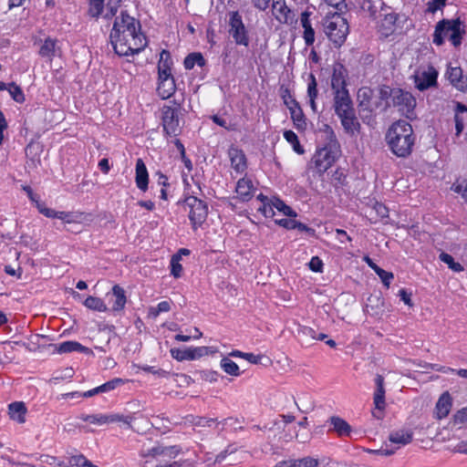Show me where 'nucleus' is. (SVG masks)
I'll return each instance as SVG.
<instances>
[{
	"label": "nucleus",
	"instance_id": "nucleus-22",
	"mask_svg": "<svg viewBox=\"0 0 467 467\" xmlns=\"http://www.w3.org/2000/svg\"><path fill=\"white\" fill-rule=\"evenodd\" d=\"M285 102L288 106L295 128L301 131L305 130L306 129V119L297 102L295 99H291L290 104L286 100Z\"/></svg>",
	"mask_w": 467,
	"mask_h": 467
},
{
	"label": "nucleus",
	"instance_id": "nucleus-57",
	"mask_svg": "<svg viewBox=\"0 0 467 467\" xmlns=\"http://www.w3.org/2000/svg\"><path fill=\"white\" fill-rule=\"evenodd\" d=\"M446 0H431L429 3L428 10L434 13L445 5Z\"/></svg>",
	"mask_w": 467,
	"mask_h": 467
},
{
	"label": "nucleus",
	"instance_id": "nucleus-2",
	"mask_svg": "<svg viewBox=\"0 0 467 467\" xmlns=\"http://www.w3.org/2000/svg\"><path fill=\"white\" fill-rule=\"evenodd\" d=\"M386 140L393 154L400 158L408 157L415 143L411 125L405 120L396 121L389 127Z\"/></svg>",
	"mask_w": 467,
	"mask_h": 467
},
{
	"label": "nucleus",
	"instance_id": "nucleus-15",
	"mask_svg": "<svg viewBox=\"0 0 467 467\" xmlns=\"http://www.w3.org/2000/svg\"><path fill=\"white\" fill-rule=\"evenodd\" d=\"M133 418L130 416H124L119 413H98V414H90L89 423L97 426H102L109 423L121 422L126 424L129 427H131L130 423Z\"/></svg>",
	"mask_w": 467,
	"mask_h": 467
},
{
	"label": "nucleus",
	"instance_id": "nucleus-33",
	"mask_svg": "<svg viewBox=\"0 0 467 467\" xmlns=\"http://www.w3.org/2000/svg\"><path fill=\"white\" fill-rule=\"evenodd\" d=\"M373 96V91L368 87H362L358 90L357 100L358 107L364 109H368L370 105V100Z\"/></svg>",
	"mask_w": 467,
	"mask_h": 467
},
{
	"label": "nucleus",
	"instance_id": "nucleus-51",
	"mask_svg": "<svg viewBox=\"0 0 467 467\" xmlns=\"http://www.w3.org/2000/svg\"><path fill=\"white\" fill-rule=\"evenodd\" d=\"M239 423V420L237 418H227L224 419L223 421L216 423V428H219L220 425H222V428L220 431H223L225 427H231L234 430L242 429V427H236V425Z\"/></svg>",
	"mask_w": 467,
	"mask_h": 467
},
{
	"label": "nucleus",
	"instance_id": "nucleus-63",
	"mask_svg": "<svg viewBox=\"0 0 467 467\" xmlns=\"http://www.w3.org/2000/svg\"><path fill=\"white\" fill-rule=\"evenodd\" d=\"M328 5H331L337 10H342L345 6V0H326Z\"/></svg>",
	"mask_w": 467,
	"mask_h": 467
},
{
	"label": "nucleus",
	"instance_id": "nucleus-28",
	"mask_svg": "<svg viewBox=\"0 0 467 467\" xmlns=\"http://www.w3.org/2000/svg\"><path fill=\"white\" fill-rule=\"evenodd\" d=\"M254 191V187L251 180L242 178L237 182L235 192L242 201H249L253 197Z\"/></svg>",
	"mask_w": 467,
	"mask_h": 467
},
{
	"label": "nucleus",
	"instance_id": "nucleus-26",
	"mask_svg": "<svg viewBox=\"0 0 467 467\" xmlns=\"http://www.w3.org/2000/svg\"><path fill=\"white\" fill-rule=\"evenodd\" d=\"M54 349H55V351H57L59 354L70 353V352H75V351L87 353V354L91 353V350L88 348L82 346L80 343H78L77 341H71V340L64 341L62 343L54 345Z\"/></svg>",
	"mask_w": 467,
	"mask_h": 467
},
{
	"label": "nucleus",
	"instance_id": "nucleus-24",
	"mask_svg": "<svg viewBox=\"0 0 467 467\" xmlns=\"http://www.w3.org/2000/svg\"><path fill=\"white\" fill-rule=\"evenodd\" d=\"M135 182L140 191L146 192L148 190L149 173L142 159H138L136 161Z\"/></svg>",
	"mask_w": 467,
	"mask_h": 467
},
{
	"label": "nucleus",
	"instance_id": "nucleus-59",
	"mask_svg": "<svg viewBox=\"0 0 467 467\" xmlns=\"http://www.w3.org/2000/svg\"><path fill=\"white\" fill-rule=\"evenodd\" d=\"M272 0H252L253 5L260 11H265L269 7Z\"/></svg>",
	"mask_w": 467,
	"mask_h": 467
},
{
	"label": "nucleus",
	"instance_id": "nucleus-55",
	"mask_svg": "<svg viewBox=\"0 0 467 467\" xmlns=\"http://www.w3.org/2000/svg\"><path fill=\"white\" fill-rule=\"evenodd\" d=\"M140 368L143 370V371H146V372H149V373H152L154 375H157L159 377H167L168 375V372L163 370V369H156L154 367H151V366H143V367H140Z\"/></svg>",
	"mask_w": 467,
	"mask_h": 467
},
{
	"label": "nucleus",
	"instance_id": "nucleus-8",
	"mask_svg": "<svg viewBox=\"0 0 467 467\" xmlns=\"http://www.w3.org/2000/svg\"><path fill=\"white\" fill-rule=\"evenodd\" d=\"M185 205L189 208V219L192 228L196 230L207 218L208 206L205 202L195 196H187L184 200Z\"/></svg>",
	"mask_w": 467,
	"mask_h": 467
},
{
	"label": "nucleus",
	"instance_id": "nucleus-19",
	"mask_svg": "<svg viewBox=\"0 0 467 467\" xmlns=\"http://www.w3.org/2000/svg\"><path fill=\"white\" fill-rule=\"evenodd\" d=\"M446 78L450 83L460 91L467 89V77L463 76L460 67H449L446 71Z\"/></svg>",
	"mask_w": 467,
	"mask_h": 467
},
{
	"label": "nucleus",
	"instance_id": "nucleus-30",
	"mask_svg": "<svg viewBox=\"0 0 467 467\" xmlns=\"http://www.w3.org/2000/svg\"><path fill=\"white\" fill-rule=\"evenodd\" d=\"M413 432L410 430H398L389 434V440L391 443L400 446H405L411 442Z\"/></svg>",
	"mask_w": 467,
	"mask_h": 467
},
{
	"label": "nucleus",
	"instance_id": "nucleus-45",
	"mask_svg": "<svg viewBox=\"0 0 467 467\" xmlns=\"http://www.w3.org/2000/svg\"><path fill=\"white\" fill-rule=\"evenodd\" d=\"M273 204L274 199H271L268 202L262 203V205L258 207V211L261 212L265 215V217L272 218L275 214Z\"/></svg>",
	"mask_w": 467,
	"mask_h": 467
},
{
	"label": "nucleus",
	"instance_id": "nucleus-40",
	"mask_svg": "<svg viewBox=\"0 0 467 467\" xmlns=\"http://www.w3.org/2000/svg\"><path fill=\"white\" fill-rule=\"evenodd\" d=\"M284 138L291 144L293 150L298 153L303 154L305 152L303 147L300 145L297 135L292 130H285L284 132Z\"/></svg>",
	"mask_w": 467,
	"mask_h": 467
},
{
	"label": "nucleus",
	"instance_id": "nucleus-62",
	"mask_svg": "<svg viewBox=\"0 0 467 467\" xmlns=\"http://www.w3.org/2000/svg\"><path fill=\"white\" fill-rule=\"evenodd\" d=\"M431 369H433L435 371H438V372L444 373V374L454 373L455 372V369L451 368L450 367L440 366V365H437V364L431 365Z\"/></svg>",
	"mask_w": 467,
	"mask_h": 467
},
{
	"label": "nucleus",
	"instance_id": "nucleus-48",
	"mask_svg": "<svg viewBox=\"0 0 467 467\" xmlns=\"http://www.w3.org/2000/svg\"><path fill=\"white\" fill-rule=\"evenodd\" d=\"M88 460L83 454L70 455L68 457V464L70 466H86L88 465Z\"/></svg>",
	"mask_w": 467,
	"mask_h": 467
},
{
	"label": "nucleus",
	"instance_id": "nucleus-7",
	"mask_svg": "<svg viewBox=\"0 0 467 467\" xmlns=\"http://www.w3.org/2000/svg\"><path fill=\"white\" fill-rule=\"evenodd\" d=\"M348 70L341 64L334 66L331 77V88L333 90L334 103L340 102V99H351L347 88Z\"/></svg>",
	"mask_w": 467,
	"mask_h": 467
},
{
	"label": "nucleus",
	"instance_id": "nucleus-6",
	"mask_svg": "<svg viewBox=\"0 0 467 467\" xmlns=\"http://www.w3.org/2000/svg\"><path fill=\"white\" fill-rule=\"evenodd\" d=\"M181 105L175 107L164 105L161 109V126L165 136L177 137L182 131Z\"/></svg>",
	"mask_w": 467,
	"mask_h": 467
},
{
	"label": "nucleus",
	"instance_id": "nucleus-32",
	"mask_svg": "<svg viewBox=\"0 0 467 467\" xmlns=\"http://www.w3.org/2000/svg\"><path fill=\"white\" fill-rule=\"evenodd\" d=\"M301 25L304 28L303 38L306 46H311L315 42V31L311 26L309 14L303 12L300 18Z\"/></svg>",
	"mask_w": 467,
	"mask_h": 467
},
{
	"label": "nucleus",
	"instance_id": "nucleus-29",
	"mask_svg": "<svg viewBox=\"0 0 467 467\" xmlns=\"http://www.w3.org/2000/svg\"><path fill=\"white\" fill-rule=\"evenodd\" d=\"M112 306L111 310L113 312H119L124 309L125 305L127 303V296L125 294V290L119 286V285H115L112 287Z\"/></svg>",
	"mask_w": 467,
	"mask_h": 467
},
{
	"label": "nucleus",
	"instance_id": "nucleus-5",
	"mask_svg": "<svg viewBox=\"0 0 467 467\" xmlns=\"http://www.w3.org/2000/svg\"><path fill=\"white\" fill-rule=\"evenodd\" d=\"M324 31L327 36L336 47H341L347 39L349 26L346 18L335 13L326 17Z\"/></svg>",
	"mask_w": 467,
	"mask_h": 467
},
{
	"label": "nucleus",
	"instance_id": "nucleus-56",
	"mask_svg": "<svg viewBox=\"0 0 467 467\" xmlns=\"http://www.w3.org/2000/svg\"><path fill=\"white\" fill-rule=\"evenodd\" d=\"M167 181H168L167 177L162 174L159 178V183L162 185V188L161 189V198L162 200L168 199V194H167V190H166V186L168 185Z\"/></svg>",
	"mask_w": 467,
	"mask_h": 467
},
{
	"label": "nucleus",
	"instance_id": "nucleus-27",
	"mask_svg": "<svg viewBox=\"0 0 467 467\" xmlns=\"http://www.w3.org/2000/svg\"><path fill=\"white\" fill-rule=\"evenodd\" d=\"M329 423L332 428L330 431L336 432L339 437H348L352 431L351 426L342 418L332 416L329 419Z\"/></svg>",
	"mask_w": 467,
	"mask_h": 467
},
{
	"label": "nucleus",
	"instance_id": "nucleus-41",
	"mask_svg": "<svg viewBox=\"0 0 467 467\" xmlns=\"http://www.w3.org/2000/svg\"><path fill=\"white\" fill-rule=\"evenodd\" d=\"M274 208L275 210L282 213L284 215L295 218L297 213L288 205H286L282 200L274 198Z\"/></svg>",
	"mask_w": 467,
	"mask_h": 467
},
{
	"label": "nucleus",
	"instance_id": "nucleus-58",
	"mask_svg": "<svg viewBox=\"0 0 467 467\" xmlns=\"http://www.w3.org/2000/svg\"><path fill=\"white\" fill-rule=\"evenodd\" d=\"M275 223L285 229H295L296 225V220L294 219H280L275 220Z\"/></svg>",
	"mask_w": 467,
	"mask_h": 467
},
{
	"label": "nucleus",
	"instance_id": "nucleus-64",
	"mask_svg": "<svg viewBox=\"0 0 467 467\" xmlns=\"http://www.w3.org/2000/svg\"><path fill=\"white\" fill-rule=\"evenodd\" d=\"M99 167L103 173H105V174L109 173V169H110L109 160L106 158L101 159L99 161Z\"/></svg>",
	"mask_w": 467,
	"mask_h": 467
},
{
	"label": "nucleus",
	"instance_id": "nucleus-21",
	"mask_svg": "<svg viewBox=\"0 0 467 467\" xmlns=\"http://www.w3.org/2000/svg\"><path fill=\"white\" fill-rule=\"evenodd\" d=\"M452 408V397L449 391L443 392L435 405L434 415L438 420L445 419Z\"/></svg>",
	"mask_w": 467,
	"mask_h": 467
},
{
	"label": "nucleus",
	"instance_id": "nucleus-35",
	"mask_svg": "<svg viewBox=\"0 0 467 467\" xmlns=\"http://www.w3.org/2000/svg\"><path fill=\"white\" fill-rule=\"evenodd\" d=\"M373 400L375 408L378 410V412L373 411V416L377 419H381L382 411L386 407L385 389H376Z\"/></svg>",
	"mask_w": 467,
	"mask_h": 467
},
{
	"label": "nucleus",
	"instance_id": "nucleus-16",
	"mask_svg": "<svg viewBox=\"0 0 467 467\" xmlns=\"http://www.w3.org/2000/svg\"><path fill=\"white\" fill-rule=\"evenodd\" d=\"M335 158L331 151L327 148H322L316 151L312 158V163L318 174L326 172L334 163Z\"/></svg>",
	"mask_w": 467,
	"mask_h": 467
},
{
	"label": "nucleus",
	"instance_id": "nucleus-36",
	"mask_svg": "<svg viewBox=\"0 0 467 467\" xmlns=\"http://www.w3.org/2000/svg\"><path fill=\"white\" fill-rule=\"evenodd\" d=\"M56 40L47 38L39 49V55L43 57L52 59L56 54Z\"/></svg>",
	"mask_w": 467,
	"mask_h": 467
},
{
	"label": "nucleus",
	"instance_id": "nucleus-46",
	"mask_svg": "<svg viewBox=\"0 0 467 467\" xmlns=\"http://www.w3.org/2000/svg\"><path fill=\"white\" fill-rule=\"evenodd\" d=\"M121 0H109L106 5V13L104 15L105 18H111L114 16L119 7V3Z\"/></svg>",
	"mask_w": 467,
	"mask_h": 467
},
{
	"label": "nucleus",
	"instance_id": "nucleus-47",
	"mask_svg": "<svg viewBox=\"0 0 467 467\" xmlns=\"http://www.w3.org/2000/svg\"><path fill=\"white\" fill-rule=\"evenodd\" d=\"M317 83L315 76L310 74L308 77L307 83V96L309 99H317L318 91H317Z\"/></svg>",
	"mask_w": 467,
	"mask_h": 467
},
{
	"label": "nucleus",
	"instance_id": "nucleus-3",
	"mask_svg": "<svg viewBox=\"0 0 467 467\" xmlns=\"http://www.w3.org/2000/svg\"><path fill=\"white\" fill-rule=\"evenodd\" d=\"M463 34L464 29L459 19H443L436 25L433 34V43L437 46H441L444 43V39L447 37L454 47H458L462 43Z\"/></svg>",
	"mask_w": 467,
	"mask_h": 467
},
{
	"label": "nucleus",
	"instance_id": "nucleus-50",
	"mask_svg": "<svg viewBox=\"0 0 467 467\" xmlns=\"http://www.w3.org/2000/svg\"><path fill=\"white\" fill-rule=\"evenodd\" d=\"M375 273L379 275V277L380 278L383 285H386L387 287H389L390 285V282L394 278L393 274L391 272L385 271L384 269H382L380 267L378 268Z\"/></svg>",
	"mask_w": 467,
	"mask_h": 467
},
{
	"label": "nucleus",
	"instance_id": "nucleus-10",
	"mask_svg": "<svg viewBox=\"0 0 467 467\" xmlns=\"http://www.w3.org/2000/svg\"><path fill=\"white\" fill-rule=\"evenodd\" d=\"M392 103L398 108V110L407 118H411L416 107V99L408 91L400 88H394L390 91Z\"/></svg>",
	"mask_w": 467,
	"mask_h": 467
},
{
	"label": "nucleus",
	"instance_id": "nucleus-11",
	"mask_svg": "<svg viewBox=\"0 0 467 467\" xmlns=\"http://www.w3.org/2000/svg\"><path fill=\"white\" fill-rule=\"evenodd\" d=\"M36 207L40 213L47 218H57L65 223H81L87 220L88 215L81 212L56 211L46 207L43 203L36 202Z\"/></svg>",
	"mask_w": 467,
	"mask_h": 467
},
{
	"label": "nucleus",
	"instance_id": "nucleus-38",
	"mask_svg": "<svg viewBox=\"0 0 467 467\" xmlns=\"http://www.w3.org/2000/svg\"><path fill=\"white\" fill-rule=\"evenodd\" d=\"M184 67L186 69H192L194 67L195 65H198L200 67H203L205 64V60L202 54L200 53H192L188 55L184 59Z\"/></svg>",
	"mask_w": 467,
	"mask_h": 467
},
{
	"label": "nucleus",
	"instance_id": "nucleus-31",
	"mask_svg": "<svg viewBox=\"0 0 467 467\" xmlns=\"http://www.w3.org/2000/svg\"><path fill=\"white\" fill-rule=\"evenodd\" d=\"M172 60L167 50H162L158 62V77L170 76L171 74Z\"/></svg>",
	"mask_w": 467,
	"mask_h": 467
},
{
	"label": "nucleus",
	"instance_id": "nucleus-17",
	"mask_svg": "<svg viewBox=\"0 0 467 467\" xmlns=\"http://www.w3.org/2000/svg\"><path fill=\"white\" fill-rule=\"evenodd\" d=\"M180 450L177 446H161L157 445L150 449H141L140 456L142 458H158V457H175L179 453Z\"/></svg>",
	"mask_w": 467,
	"mask_h": 467
},
{
	"label": "nucleus",
	"instance_id": "nucleus-9",
	"mask_svg": "<svg viewBox=\"0 0 467 467\" xmlns=\"http://www.w3.org/2000/svg\"><path fill=\"white\" fill-rule=\"evenodd\" d=\"M229 34L236 45L244 47L249 45L248 30L238 11L229 13Z\"/></svg>",
	"mask_w": 467,
	"mask_h": 467
},
{
	"label": "nucleus",
	"instance_id": "nucleus-34",
	"mask_svg": "<svg viewBox=\"0 0 467 467\" xmlns=\"http://www.w3.org/2000/svg\"><path fill=\"white\" fill-rule=\"evenodd\" d=\"M83 305L93 311L98 312H106L108 310L107 305L104 303V301L96 296H88L85 301L83 302Z\"/></svg>",
	"mask_w": 467,
	"mask_h": 467
},
{
	"label": "nucleus",
	"instance_id": "nucleus-25",
	"mask_svg": "<svg viewBox=\"0 0 467 467\" xmlns=\"http://www.w3.org/2000/svg\"><path fill=\"white\" fill-rule=\"evenodd\" d=\"M26 412L27 409L22 401L12 402L8 405V414L10 419L19 424L26 422Z\"/></svg>",
	"mask_w": 467,
	"mask_h": 467
},
{
	"label": "nucleus",
	"instance_id": "nucleus-4",
	"mask_svg": "<svg viewBox=\"0 0 467 467\" xmlns=\"http://www.w3.org/2000/svg\"><path fill=\"white\" fill-rule=\"evenodd\" d=\"M334 109L345 132L350 136L358 135L361 125L356 116L352 99H340V102L334 103Z\"/></svg>",
	"mask_w": 467,
	"mask_h": 467
},
{
	"label": "nucleus",
	"instance_id": "nucleus-49",
	"mask_svg": "<svg viewBox=\"0 0 467 467\" xmlns=\"http://www.w3.org/2000/svg\"><path fill=\"white\" fill-rule=\"evenodd\" d=\"M467 421V406L457 410L452 417L453 425H462Z\"/></svg>",
	"mask_w": 467,
	"mask_h": 467
},
{
	"label": "nucleus",
	"instance_id": "nucleus-39",
	"mask_svg": "<svg viewBox=\"0 0 467 467\" xmlns=\"http://www.w3.org/2000/svg\"><path fill=\"white\" fill-rule=\"evenodd\" d=\"M105 0H89L88 14L93 18H99L103 13Z\"/></svg>",
	"mask_w": 467,
	"mask_h": 467
},
{
	"label": "nucleus",
	"instance_id": "nucleus-37",
	"mask_svg": "<svg viewBox=\"0 0 467 467\" xmlns=\"http://www.w3.org/2000/svg\"><path fill=\"white\" fill-rule=\"evenodd\" d=\"M220 365L225 373L234 377L240 375V368L238 365L229 358H223Z\"/></svg>",
	"mask_w": 467,
	"mask_h": 467
},
{
	"label": "nucleus",
	"instance_id": "nucleus-23",
	"mask_svg": "<svg viewBox=\"0 0 467 467\" xmlns=\"http://www.w3.org/2000/svg\"><path fill=\"white\" fill-rule=\"evenodd\" d=\"M232 168L236 173L242 174L247 168L246 158L243 150L235 147H231L228 150Z\"/></svg>",
	"mask_w": 467,
	"mask_h": 467
},
{
	"label": "nucleus",
	"instance_id": "nucleus-18",
	"mask_svg": "<svg viewBox=\"0 0 467 467\" xmlns=\"http://www.w3.org/2000/svg\"><path fill=\"white\" fill-rule=\"evenodd\" d=\"M175 90L176 85L172 75L158 77L157 93L161 99H170Z\"/></svg>",
	"mask_w": 467,
	"mask_h": 467
},
{
	"label": "nucleus",
	"instance_id": "nucleus-13",
	"mask_svg": "<svg viewBox=\"0 0 467 467\" xmlns=\"http://www.w3.org/2000/svg\"><path fill=\"white\" fill-rule=\"evenodd\" d=\"M331 460L323 458L321 460L313 457H304L301 459H289L277 462L274 467H331Z\"/></svg>",
	"mask_w": 467,
	"mask_h": 467
},
{
	"label": "nucleus",
	"instance_id": "nucleus-52",
	"mask_svg": "<svg viewBox=\"0 0 467 467\" xmlns=\"http://www.w3.org/2000/svg\"><path fill=\"white\" fill-rule=\"evenodd\" d=\"M395 22L396 16L394 15L389 14L385 16L382 26H384L385 24L387 25L386 31L384 32L386 36H388L390 32L393 31Z\"/></svg>",
	"mask_w": 467,
	"mask_h": 467
},
{
	"label": "nucleus",
	"instance_id": "nucleus-54",
	"mask_svg": "<svg viewBox=\"0 0 467 467\" xmlns=\"http://www.w3.org/2000/svg\"><path fill=\"white\" fill-rule=\"evenodd\" d=\"M216 420L213 418H198L197 420L194 422L195 427H212L213 424L216 425Z\"/></svg>",
	"mask_w": 467,
	"mask_h": 467
},
{
	"label": "nucleus",
	"instance_id": "nucleus-12",
	"mask_svg": "<svg viewBox=\"0 0 467 467\" xmlns=\"http://www.w3.org/2000/svg\"><path fill=\"white\" fill-rule=\"evenodd\" d=\"M216 349L210 347H195L187 349L172 348L171 349V355L173 358L178 361L182 360H194L202 357L213 354Z\"/></svg>",
	"mask_w": 467,
	"mask_h": 467
},
{
	"label": "nucleus",
	"instance_id": "nucleus-20",
	"mask_svg": "<svg viewBox=\"0 0 467 467\" xmlns=\"http://www.w3.org/2000/svg\"><path fill=\"white\" fill-rule=\"evenodd\" d=\"M272 14L275 18L281 24H288L292 22L291 10L286 5L285 0H272Z\"/></svg>",
	"mask_w": 467,
	"mask_h": 467
},
{
	"label": "nucleus",
	"instance_id": "nucleus-14",
	"mask_svg": "<svg viewBox=\"0 0 467 467\" xmlns=\"http://www.w3.org/2000/svg\"><path fill=\"white\" fill-rule=\"evenodd\" d=\"M438 71L429 66L426 69L416 72L414 83L419 90H425L437 85Z\"/></svg>",
	"mask_w": 467,
	"mask_h": 467
},
{
	"label": "nucleus",
	"instance_id": "nucleus-53",
	"mask_svg": "<svg viewBox=\"0 0 467 467\" xmlns=\"http://www.w3.org/2000/svg\"><path fill=\"white\" fill-rule=\"evenodd\" d=\"M309 268L316 273L322 272L323 270V262L318 256H314L311 258L309 262Z\"/></svg>",
	"mask_w": 467,
	"mask_h": 467
},
{
	"label": "nucleus",
	"instance_id": "nucleus-1",
	"mask_svg": "<svg viewBox=\"0 0 467 467\" xmlns=\"http://www.w3.org/2000/svg\"><path fill=\"white\" fill-rule=\"evenodd\" d=\"M109 39L119 56L139 54L147 46V39L141 32L140 22L125 12H121L115 18Z\"/></svg>",
	"mask_w": 467,
	"mask_h": 467
},
{
	"label": "nucleus",
	"instance_id": "nucleus-43",
	"mask_svg": "<svg viewBox=\"0 0 467 467\" xmlns=\"http://www.w3.org/2000/svg\"><path fill=\"white\" fill-rule=\"evenodd\" d=\"M126 380L120 378H115L100 386H99L100 393L109 392L115 389L119 386L125 384Z\"/></svg>",
	"mask_w": 467,
	"mask_h": 467
},
{
	"label": "nucleus",
	"instance_id": "nucleus-61",
	"mask_svg": "<svg viewBox=\"0 0 467 467\" xmlns=\"http://www.w3.org/2000/svg\"><path fill=\"white\" fill-rule=\"evenodd\" d=\"M263 356L254 355V353H245L244 359L249 361L252 364H259L261 363Z\"/></svg>",
	"mask_w": 467,
	"mask_h": 467
},
{
	"label": "nucleus",
	"instance_id": "nucleus-60",
	"mask_svg": "<svg viewBox=\"0 0 467 467\" xmlns=\"http://www.w3.org/2000/svg\"><path fill=\"white\" fill-rule=\"evenodd\" d=\"M399 296L405 305L412 306L411 294L408 293L405 289H400L399 291Z\"/></svg>",
	"mask_w": 467,
	"mask_h": 467
},
{
	"label": "nucleus",
	"instance_id": "nucleus-44",
	"mask_svg": "<svg viewBox=\"0 0 467 467\" xmlns=\"http://www.w3.org/2000/svg\"><path fill=\"white\" fill-rule=\"evenodd\" d=\"M180 261H181L180 254L172 255L171 260V274L175 278L180 277L182 273V266Z\"/></svg>",
	"mask_w": 467,
	"mask_h": 467
},
{
	"label": "nucleus",
	"instance_id": "nucleus-42",
	"mask_svg": "<svg viewBox=\"0 0 467 467\" xmlns=\"http://www.w3.org/2000/svg\"><path fill=\"white\" fill-rule=\"evenodd\" d=\"M7 90L15 101H16L18 103H23L25 101L24 92H23L22 88L19 86H17L16 84H15V83L8 84Z\"/></svg>",
	"mask_w": 467,
	"mask_h": 467
}]
</instances>
